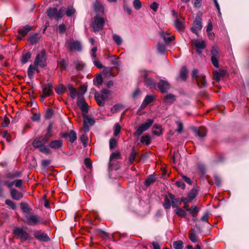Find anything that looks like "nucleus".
Masks as SVG:
<instances>
[{"label": "nucleus", "mask_w": 249, "mask_h": 249, "mask_svg": "<svg viewBox=\"0 0 249 249\" xmlns=\"http://www.w3.org/2000/svg\"><path fill=\"white\" fill-rule=\"evenodd\" d=\"M24 222L28 225L35 226L39 224L46 225L47 220L42 219L40 216L34 214H29L25 216Z\"/></svg>", "instance_id": "nucleus-1"}, {"label": "nucleus", "mask_w": 249, "mask_h": 249, "mask_svg": "<svg viewBox=\"0 0 249 249\" xmlns=\"http://www.w3.org/2000/svg\"><path fill=\"white\" fill-rule=\"evenodd\" d=\"M192 78L195 79L199 88L205 87L207 85L205 76L199 73V71L194 69L192 71Z\"/></svg>", "instance_id": "nucleus-2"}, {"label": "nucleus", "mask_w": 249, "mask_h": 249, "mask_svg": "<svg viewBox=\"0 0 249 249\" xmlns=\"http://www.w3.org/2000/svg\"><path fill=\"white\" fill-rule=\"evenodd\" d=\"M65 8L61 7L59 11L56 8H50L47 11V15L50 18H54L56 19H59L63 18L64 12L65 11Z\"/></svg>", "instance_id": "nucleus-3"}, {"label": "nucleus", "mask_w": 249, "mask_h": 249, "mask_svg": "<svg viewBox=\"0 0 249 249\" xmlns=\"http://www.w3.org/2000/svg\"><path fill=\"white\" fill-rule=\"evenodd\" d=\"M110 94V91L106 89H103L101 94L95 93V99L100 106H103L105 105L106 101H107L108 98V96Z\"/></svg>", "instance_id": "nucleus-4"}, {"label": "nucleus", "mask_w": 249, "mask_h": 249, "mask_svg": "<svg viewBox=\"0 0 249 249\" xmlns=\"http://www.w3.org/2000/svg\"><path fill=\"white\" fill-rule=\"evenodd\" d=\"M35 65H39L40 67L44 68L46 66V51L44 50H42L38 53L34 62Z\"/></svg>", "instance_id": "nucleus-5"}, {"label": "nucleus", "mask_w": 249, "mask_h": 249, "mask_svg": "<svg viewBox=\"0 0 249 249\" xmlns=\"http://www.w3.org/2000/svg\"><path fill=\"white\" fill-rule=\"evenodd\" d=\"M33 235L34 237L39 242H47L51 240L48 234L42 230H35Z\"/></svg>", "instance_id": "nucleus-6"}, {"label": "nucleus", "mask_w": 249, "mask_h": 249, "mask_svg": "<svg viewBox=\"0 0 249 249\" xmlns=\"http://www.w3.org/2000/svg\"><path fill=\"white\" fill-rule=\"evenodd\" d=\"M42 93L40 96L43 101L47 97L50 96L53 93V86L51 83L45 84L42 85Z\"/></svg>", "instance_id": "nucleus-7"}, {"label": "nucleus", "mask_w": 249, "mask_h": 249, "mask_svg": "<svg viewBox=\"0 0 249 249\" xmlns=\"http://www.w3.org/2000/svg\"><path fill=\"white\" fill-rule=\"evenodd\" d=\"M14 234L17 238L19 239L21 241H25L29 239L30 235L28 233L20 228H16L13 231Z\"/></svg>", "instance_id": "nucleus-8"}, {"label": "nucleus", "mask_w": 249, "mask_h": 249, "mask_svg": "<svg viewBox=\"0 0 249 249\" xmlns=\"http://www.w3.org/2000/svg\"><path fill=\"white\" fill-rule=\"evenodd\" d=\"M153 123V120L148 119L145 123L142 124L138 128L134 133V135L137 136H140L143 132L147 130L151 126Z\"/></svg>", "instance_id": "nucleus-9"}, {"label": "nucleus", "mask_w": 249, "mask_h": 249, "mask_svg": "<svg viewBox=\"0 0 249 249\" xmlns=\"http://www.w3.org/2000/svg\"><path fill=\"white\" fill-rule=\"evenodd\" d=\"M106 19L103 18L96 17L92 24V27L94 32L99 31L103 29Z\"/></svg>", "instance_id": "nucleus-10"}, {"label": "nucleus", "mask_w": 249, "mask_h": 249, "mask_svg": "<svg viewBox=\"0 0 249 249\" xmlns=\"http://www.w3.org/2000/svg\"><path fill=\"white\" fill-rule=\"evenodd\" d=\"M66 46L70 51H80L82 50V46L78 41H69L66 44Z\"/></svg>", "instance_id": "nucleus-11"}, {"label": "nucleus", "mask_w": 249, "mask_h": 249, "mask_svg": "<svg viewBox=\"0 0 249 249\" xmlns=\"http://www.w3.org/2000/svg\"><path fill=\"white\" fill-rule=\"evenodd\" d=\"M95 121L91 117L83 115V130L85 132H87L89 130V126L94 124Z\"/></svg>", "instance_id": "nucleus-12"}, {"label": "nucleus", "mask_w": 249, "mask_h": 249, "mask_svg": "<svg viewBox=\"0 0 249 249\" xmlns=\"http://www.w3.org/2000/svg\"><path fill=\"white\" fill-rule=\"evenodd\" d=\"M202 27L201 24V19L199 17H197L195 19L193 26L191 27V31L197 36H198V32L200 31Z\"/></svg>", "instance_id": "nucleus-13"}, {"label": "nucleus", "mask_w": 249, "mask_h": 249, "mask_svg": "<svg viewBox=\"0 0 249 249\" xmlns=\"http://www.w3.org/2000/svg\"><path fill=\"white\" fill-rule=\"evenodd\" d=\"M158 87L160 92L162 93L166 92L170 89V84L165 80H161L158 84Z\"/></svg>", "instance_id": "nucleus-14"}, {"label": "nucleus", "mask_w": 249, "mask_h": 249, "mask_svg": "<svg viewBox=\"0 0 249 249\" xmlns=\"http://www.w3.org/2000/svg\"><path fill=\"white\" fill-rule=\"evenodd\" d=\"M144 84L150 88H155V83L153 79L148 77V72L144 71L143 75Z\"/></svg>", "instance_id": "nucleus-15"}, {"label": "nucleus", "mask_w": 249, "mask_h": 249, "mask_svg": "<svg viewBox=\"0 0 249 249\" xmlns=\"http://www.w3.org/2000/svg\"><path fill=\"white\" fill-rule=\"evenodd\" d=\"M173 199V195L170 193L164 197L163 206L166 210H169L171 206V200Z\"/></svg>", "instance_id": "nucleus-16"}, {"label": "nucleus", "mask_w": 249, "mask_h": 249, "mask_svg": "<svg viewBox=\"0 0 249 249\" xmlns=\"http://www.w3.org/2000/svg\"><path fill=\"white\" fill-rule=\"evenodd\" d=\"M32 29V27L29 25H26L22 28L18 30V33L20 35L19 38L21 39L22 38L25 36Z\"/></svg>", "instance_id": "nucleus-17"}, {"label": "nucleus", "mask_w": 249, "mask_h": 249, "mask_svg": "<svg viewBox=\"0 0 249 249\" xmlns=\"http://www.w3.org/2000/svg\"><path fill=\"white\" fill-rule=\"evenodd\" d=\"M11 196L13 199L18 200L23 197V194L16 189H12L10 190Z\"/></svg>", "instance_id": "nucleus-18"}, {"label": "nucleus", "mask_w": 249, "mask_h": 249, "mask_svg": "<svg viewBox=\"0 0 249 249\" xmlns=\"http://www.w3.org/2000/svg\"><path fill=\"white\" fill-rule=\"evenodd\" d=\"M193 44L197 52L199 49H203L206 47L205 42L202 40H195Z\"/></svg>", "instance_id": "nucleus-19"}, {"label": "nucleus", "mask_w": 249, "mask_h": 249, "mask_svg": "<svg viewBox=\"0 0 249 249\" xmlns=\"http://www.w3.org/2000/svg\"><path fill=\"white\" fill-rule=\"evenodd\" d=\"M77 105L82 112H87L88 110V105L83 98H78Z\"/></svg>", "instance_id": "nucleus-20"}, {"label": "nucleus", "mask_w": 249, "mask_h": 249, "mask_svg": "<svg viewBox=\"0 0 249 249\" xmlns=\"http://www.w3.org/2000/svg\"><path fill=\"white\" fill-rule=\"evenodd\" d=\"M62 141L61 140H53L49 143V146L51 148L57 149L60 148L62 146Z\"/></svg>", "instance_id": "nucleus-21"}, {"label": "nucleus", "mask_w": 249, "mask_h": 249, "mask_svg": "<svg viewBox=\"0 0 249 249\" xmlns=\"http://www.w3.org/2000/svg\"><path fill=\"white\" fill-rule=\"evenodd\" d=\"M121 159V153L120 152L116 151V152L112 153L110 155V158H109V166H112V165H113L112 161H114L116 160H118V159Z\"/></svg>", "instance_id": "nucleus-22"}, {"label": "nucleus", "mask_w": 249, "mask_h": 249, "mask_svg": "<svg viewBox=\"0 0 249 249\" xmlns=\"http://www.w3.org/2000/svg\"><path fill=\"white\" fill-rule=\"evenodd\" d=\"M45 139L43 137H41L36 139L33 142V145L35 148H39L42 146L44 143L47 142H44Z\"/></svg>", "instance_id": "nucleus-23"}, {"label": "nucleus", "mask_w": 249, "mask_h": 249, "mask_svg": "<svg viewBox=\"0 0 249 249\" xmlns=\"http://www.w3.org/2000/svg\"><path fill=\"white\" fill-rule=\"evenodd\" d=\"M189 238L193 243H196L198 241V238L197 236L195 229H191L189 232Z\"/></svg>", "instance_id": "nucleus-24"}, {"label": "nucleus", "mask_w": 249, "mask_h": 249, "mask_svg": "<svg viewBox=\"0 0 249 249\" xmlns=\"http://www.w3.org/2000/svg\"><path fill=\"white\" fill-rule=\"evenodd\" d=\"M169 34L167 33L162 32L160 33L161 36L163 38L166 43H169L171 41L175 39V36H169Z\"/></svg>", "instance_id": "nucleus-25"}, {"label": "nucleus", "mask_w": 249, "mask_h": 249, "mask_svg": "<svg viewBox=\"0 0 249 249\" xmlns=\"http://www.w3.org/2000/svg\"><path fill=\"white\" fill-rule=\"evenodd\" d=\"M154 97L152 95H147L142 103L141 105V108H143L146 107V106L149 104L151 103L153 101Z\"/></svg>", "instance_id": "nucleus-26"}, {"label": "nucleus", "mask_w": 249, "mask_h": 249, "mask_svg": "<svg viewBox=\"0 0 249 249\" xmlns=\"http://www.w3.org/2000/svg\"><path fill=\"white\" fill-rule=\"evenodd\" d=\"M68 136L69 138V141L71 142H73L76 139V134L73 130H71L68 134H65L63 137H66Z\"/></svg>", "instance_id": "nucleus-27"}, {"label": "nucleus", "mask_w": 249, "mask_h": 249, "mask_svg": "<svg viewBox=\"0 0 249 249\" xmlns=\"http://www.w3.org/2000/svg\"><path fill=\"white\" fill-rule=\"evenodd\" d=\"M188 70L186 67H183L180 71L179 78L183 81H185L187 78Z\"/></svg>", "instance_id": "nucleus-28"}, {"label": "nucleus", "mask_w": 249, "mask_h": 249, "mask_svg": "<svg viewBox=\"0 0 249 249\" xmlns=\"http://www.w3.org/2000/svg\"><path fill=\"white\" fill-rule=\"evenodd\" d=\"M68 88L70 92V95L72 99H74L77 96L78 93L75 88L71 85H69Z\"/></svg>", "instance_id": "nucleus-29"}, {"label": "nucleus", "mask_w": 249, "mask_h": 249, "mask_svg": "<svg viewBox=\"0 0 249 249\" xmlns=\"http://www.w3.org/2000/svg\"><path fill=\"white\" fill-rule=\"evenodd\" d=\"M39 38L38 34H34L29 37L28 41L32 44H36L38 42Z\"/></svg>", "instance_id": "nucleus-30"}, {"label": "nucleus", "mask_w": 249, "mask_h": 249, "mask_svg": "<svg viewBox=\"0 0 249 249\" xmlns=\"http://www.w3.org/2000/svg\"><path fill=\"white\" fill-rule=\"evenodd\" d=\"M199 211V209L196 206H192L188 212H189L191 214L193 217H196L197 213Z\"/></svg>", "instance_id": "nucleus-31"}, {"label": "nucleus", "mask_w": 249, "mask_h": 249, "mask_svg": "<svg viewBox=\"0 0 249 249\" xmlns=\"http://www.w3.org/2000/svg\"><path fill=\"white\" fill-rule=\"evenodd\" d=\"M195 131L196 135L200 137H203L206 134V129L204 127H200Z\"/></svg>", "instance_id": "nucleus-32"}, {"label": "nucleus", "mask_w": 249, "mask_h": 249, "mask_svg": "<svg viewBox=\"0 0 249 249\" xmlns=\"http://www.w3.org/2000/svg\"><path fill=\"white\" fill-rule=\"evenodd\" d=\"M66 89L65 87L61 84H59L55 88V91L58 94H63L65 92Z\"/></svg>", "instance_id": "nucleus-33"}, {"label": "nucleus", "mask_w": 249, "mask_h": 249, "mask_svg": "<svg viewBox=\"0 0 249 249\" xmlns=\"http://www.w3.org/2000/svg\"><path fill=\"white\" fill-rule=\"evenodd\" d=\"M175 212V213L180 217L185 218L186 217V212L180 208H177Z\"/></svg>", "instance_id": "nucleus-34"}, {"label": "nucleus", "mask_w": 249, "mask_h": 249, "mask_svg": "<svg viewBox=\"0 0 249 249\" xmlns=\"http://www.w3.org/2000/svg\"><path fill=\"white\" fill-rule=\"evenodd\" d=\"M35 71V68H34V64H33V65L31 64L29 66V67L28 69V71H27L28 76L30 79H31L33 78L34 76Z\"/></svg>", "instance_id": "nucleus-35"}, {"label": "nucleus", "mask_w": 249, "mask_h": 249, "mask_svg": "<svg viewBox=\"0 0 249 249\" xmlns=\"http://www.w3.org/2000/svg\"><path fill=\"white\" fill-rule=\"evenodd\" d=\"M137 154V153L136 151L135 148H133L128 158L129 162L130 164H132L133 163V162L135 160Z\"/></svg>", "instance_id": "nucleus-36"}, {"label": "nucleus", "mask_w": 249, "mask_h": 249, "mask_svg": "<svg viewBox=\"0 0 249 249\" xmlns=\"http://www.w3.org/2000/svg\"><path fill=\"white\" fill-rule=\"evenodd\" d=\"M21 173L19 172L15 171L9 173L6 175V178L12 179L20 177Z\"/></svg>", "instance_id": "nucleus-37"}, {"label": "nucleus", "mask_w": 249, "mask_h": 249, "mask_svg": "<svg viewBox=\"0 0 249 249\" xmlns=\"http://www.w3.org/2000/svg\"><path fill=\"white\" fill-rule=\"evenodd\" d=\"M94 10L96 12H104V6L101 3L99 2H95V3L94 4Z\"/></svg>", "instance_id": "nucleus-38"}, {"label": "nucleus", "mask_w": 249, "mask_h": 249, "mask_svg": "<svg viewBox=\"0 0 249 249\" xmlns=\"http://www.w3.org/2000/svg\"><path fill=\"white\" fill-rule=\"evenodd\" d=\"M31 57V53L30 52H28L25 54H23L21 58V62L23 64L26 63Z\"/></svg>", "instance_id": "nucleus-39"}, {"label": "nucleus", "mask_w": 249, "mask_h": 249, "mask_svg": "<svg viewBox=\"0 0 249 249\" xmlns=\"http://www.w3.org/2000/svg\"><path fill=\"white\" fill-rule=\"evenodd\" d=\"M197 193V191L195 189H193L188 193L187 197L192 201L196 196Z\"/></svg>", "instance_id": "nucleus-40"}, {"label": "nucleus", "mask_w": 249, "mask_h": 249, "mask_svg": "<svg viewBox=\"0 0 249 249\" xmlns=\"http://www.w3.org/2000/svg\"><path fill=\"white\" fill-rule=\"evenodd\" d=\"M1 120L2 121L1 123V126L3 127H8L10 120L8 117L5 116L4 118H1Z\"/></svg>", "instance_id": "nucleus-41"}, {"label": "nucleus", "mask_w": 249, "mask_h": 249, "mask_svg": "<svg viewBox=\"0 0 249 249\" xmlns=\"http://www.w3.org/2000/svg\"><path fill=\"white\" fill-rule=\"evenodd\" d=\"M175 100V96L172 94H168L164 98L165 102L167 103H172Z\"/></svg>", "instance_id": "nucleus-42"}, {"label": "nucleus", "mask_w": 249, "mask_h": 249, "mask_svg": "<svg viewBox=\"0 0 249 249\" xmlns=\"http://www.w3.org/2000/svg\"><path fill=\"white\" fill-rule=\"evenodd\" d=\"M113 39L118 45H120L122 43L121 37L117 34H114L113 35Z\"/></svg>", "instance_id": "nucleus-43"}, {"label": "nucleus", "mask_w": 249, "mask_h": 249, "mask_svg": "<svg viewBox=\"0 0 249 249\" xmlns=\"http://www.w3.org/2000/svg\"><path fill=\"white\" fill-rule=\"evenodd\" d=\"M173 246L175 249H183V242L181 241L174 242Z\"/></svg>", "instance_id": "nucleus-44"}, {"label": "nucleus", "mask_w": 249, "mask_h": 249, "mask_svg": "<svg viewBox=\"0 0 249 249\" xmlns=\"http://www.w3.org/2000/svg\"><path fill=\"white\" fill-rule=\"evenodd\" d=\"M133 5L134 8L137 10H140L142 7V2L140 0H134L133 1Z\"/></svg>", "instance_id": "nucleus-45"}, {"label": "nucleus", "mask_w": 249, "mask_h": 249, "mask_svg": "<svg viewBox=\"0 0 249 249\" xmlns=\"http://www.w3.org/2000/svg\"><path fill=\"white\" fill-rule=\"evenodd\" d=\"M117 144V140L114 138H111L109 142V148L111 150L114 149L116 147Z\"/></svg>", "instance_id": "nucleus-46"}, {"label": "nucleus", "mask_w": 249, "mask_h": 249, "mask_svg": "<svg viewBox=\"0 0 249 249\" xmlns=\"http://www.w3.org/2000/svg\"><path fill=\"white\" fill-rule=\"evenodd\" d=\"M94 84L100 86L103 83V78L101 74H98L96 76L95 79L94 80Z\"/></svg>", "instance_id": "nucleus-47"}, {"label": "nucleus", "mask_w": 249, "mask_h": 249, "mask_svg": "<svg viewBox=\"0 0 249 249\" xmlns=\"http://www.w3.org/2000/svg\"><path fill=\"white\" fill-rule=\"evenodd\" d=\"M141 142L142 143H146V145H148L150 143V138L148 135H143L142 137Z\"/></svg>", "instance_id": "nucleus-48"}, {"label": "nucleus", "mask_w": 249, "mask_h": 249, "mask_svg": "<svg viewBox=\"0 0 249 249\" xmlns=\"http://www.w3.org/2000/svg\"><path fill=\"white\" fill-rule=\"evenodd\" d=\"M5 204L10 207L12 210H15L16 208V203L10 199L5 200Z\"/></svg>", "instance_id": "nucleus-49"}, {"label": "nucleus", "mask_w": 249, "mask_h": 249, "mask_svg": "<svg viewBox=\"0 0 249 249\" xmlns=\"http://www.w3.org/2000/svg\"><path fill=\"white\" fill-rule=\"evenodd\" d=\"M20 207L23 212L28 213L29 212L30 209L28 207V205L24 202H22L20 204Z\"/></svg>", "instance_id": "nucleus-50"}, {"label": "nucleus", "mask_w": 249, "mask_h": 249, "mask_svg": "<svg viewBox=\"0 0 249 249\" xmlns=\"http://www.w3.org/2000/svg\"><path fill=\"white\" fill-rule=\"evenodd\" d=\"M75 10L73 7H69L66 11V14L68 17H71L75 13Z\"/></svg>", "instance_id": "nucleus-51"}, {"label": "nucleus", "mask_w": 249, "mask_h": 249, "mask_svg": "<svg viewBox=\"0 0 249 249\" xmlns=\"http://www.w3.org/2000/svg\"><path fill=\"white\" fill-rule=\"evenodd\" d=\"M211 57L218 58L219 55V50L217 48L213 47L211 51Z\"/></svg>", "instance_id": "nucleus-52"}, {"label": "nucleus", "mask_w": 249, "mask_h": 249, "mask_svg": "<svg viewBox=\"0 0 249 249\" xmlns=\"http://www.w3.org/2000/svg\"><path fill=\"white\" fill-rule=\"evenodd\" d=\"M222 74L221 72L215 71L213 73V78L217 81L218 82L222 76Z\"/></svg>", "instance_id": "nucleus-53"}, {"label": "nucleus", "mask_w": 249, "mask_h": 249, "mask_svg": "<svg viewBox=\"0 0 249 249\" xmlns=\"http://www.w3.org/2000/svg\"><path fill=\"white\" fill-rule=\"evenodd\" d=\"M158 52L160 53H164L165 52V47L164 45L159 43L157 46Z\"/></svg>", "instance_id": "nucleus-54"}, {"label": "nucleus", "mask_w": 249, "mask_h": 249, "mask_svg": "<svg viewBox=\"0 0 249 249\" xmlns=\"http://www.w3.org/2000/svg\"><path fill=\"white\" fill-rule=\"evenodd\" d=\"M80 139L82 143H83L84 146L85 147L87 145L88 142V139L85 134H82L80 137Z\"/></svg>", "instance_id": "nucleus-55"}, {"label": "nucleus", "mask_w": 249, "mask_h": 249, "mask_svg": "<svg viewBox=\"0 0 249 249\" xmlns=\"http://www.w3.org/2000/svg\"><path fill=\"white\" fill-rule=\"evenodd\" d=\"M1 135L3 138H5L7 142H11V136L7 131L1 132Z\"/></svg>", "instance_id": "nucleus-56"}, {"label": "nucleus", "mask_w": 249, "mask_h": 249, "mask_svg": "<svg viewBox=\"0 0 249 249\" xmlns=\"http://www.w3.org/2000/svg\"><path fill=\"white\" fill-rule=\"evenodd\" d=\"M121 129V127L120 125L118 123L116 124L115 125V130L113 134L115 136H117L120 133Z\"/></svg>", "instance_id": "nucleus-57"}, {"label": "nucleus", "mask_w": 249, "mask_h": 249, "mask_svg": "<svg viewBox=\"0 0 249 249\" xmlns=\"http://www.w3.org/2000/svg\"><path fill=\"white\" fill-rule=\"evenodd\" d=\"M155 181V179L153 177H150L146 179L144 182V184L145 186H148L150 184H151L152 183L154 182Z\"/></svg>", "instance_id": "nucleus-58"}, {"label": "nucleus", "mask_w": 249, "mask_h": 249, "mask_svg": "<svg viewBox=\"0 0 249 249\" xmlns=\"http://www.w3.org/2000/svg\"><path fill=\"white\" fill-rule=\"evenodd\" d=\"M175 26L177 29H180L183 27V24L178 19H177L175 22Z\"/></svg>", "instance_id": "nucleus-59"}, {"label": "nucleus", "mask_w": 249, "mask_h": 249, "mask_svg": "<svg viewBox=\"0 0 249 249\" xmlns=\"http://www.w3.org/2000/svg\"><path fill=\"white\" fill-rule=\"evenodd\" d=\"M176 185L178 187L181 188L182 189H185V183L181 180H178L176 183Z\"/></svg>", "instance_id": "nucleus-60"}, {"label": "nucleus", "mask_w": 249, "mask_h": 249, "mask_svg": "<svg viewBox=\"0 0 249 249\" xmlns=\"http://www.w3.org/2000/svg\"><path fill=\"white\" fill-rule=\"evenodd\" d=\"M93 62L94 65L99 69H102L103 67L101 62L96 59H93Z\"/></svg>", "instance_id": "nucleus-61"}, {"label": "nucleus", "mask_w": 249, "mask_h": 249, "mask_svg": "<svg viewBox=\"0 0 249 249\" xmlns=\"http://www.w3.org/2000/svg\"><path fill=\"white\" fill-rule=\"evenodd\" d=\"M39 148V150L40 152L48 154L49 152V150L48 148H47L46 146L44 145V144L41 146Z\"/></svg>", "instance_id": "nucleus-62"}, {"label": "nucleus", "mask_w": 249, "mask_h": 249, "mask_svg": "<svg viewBox=\"0 0 249 249\" xmlns=\"http://www.w3.org/2000/svg\"><path fill=\"white\" fill-rule=\"evenodd\" d=\"M23 181L21 179H16L14 181L16 187L20 188L22 185Z\"/></svg>", "instance_id": "nucleus-63"}, {"label": "nucleus", "mask_w": 249, "mask_h": 249, "mask_svg": "<svg viewBox=\"0 0 249 249\" xmlns=\"http://www.w3.org/2000/svg\"><path fill=\"white\" fill-rule=\"evenodd\" d=\"M211 61H212V62L213 64V65L216 67V68H218L219 67V63H218V58H215V57H211Z\"/></svg>", "instance_id": "nucleus-64"}]
</instances>
